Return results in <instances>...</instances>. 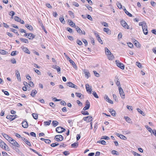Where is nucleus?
<instances>
[{"mask_svg":"<svg viewBox=\"0 0 156 156\" xmlns=\"http://www.w3.org/2000/svg\"><path fill=\"white\" fill-rule=\"evenodd\" d=\"M69 15L70 16H71L72 17L74 18V15L73 12L71 11H69Z\"/></svg>","mask_w":156,"mask_h":156,"instance_id":"nucleus-53","label":"nucleus"},{"mask_svg":"<svg viewBox=\"0 0 156 156\" xmlns=\"http://www.w3.org/2000/svg\"><path fill=\"white\" fill-rule=\"evenodd\" d=\"M101 24L106 27H108V23L105 22H102Z\"/></svg>","mask_w":156,"mask_h":156,"instance_id":"nucleus-49","label":"nucleus"},{"mask_svg":"<svg viewBox=\"0 0 156 156\" xmlns=\"http://www.w3.org/2000/svg\"><path fill=\"white\" fill-rule=\"evenodd\" d=\"M85 6L87 7L88 10L90 11L91 12L92 11V8L89 5L87 4L85 5Z\"/></svg>","mask_w":156,"mask_h":156,"instance_id":"nucleus-38","label":"nucleus"},{"mask_svg":"<svg viewBox=\"0 0 156 156\" xmlns=\"http://www.w3.org/2000/svg\"><path fill=\"white\" fill-rule=\"evenodd\" d=\"M85 86L87 91L90 94L91 93L92 89L91 87L88 84H86Z\"/></svg>","mask_w":156,"mask_h":156,"instance_id":"nucleus-10","label":"nucleus"},{"mask_svg":"<svg viewBox=\"0 0 156 156\" xmlns=\"http://www.w3.org/2000/svg\"><path fill=\"white\" fill-rule=\"evenodd\" d=\"M101 139H105L106 140H108L109 139V138L107 136H103L101 138Z\"/></svg>","mask_w":156,"mask_h":156,"instance_id":"nucleus-47","label":"nucleus"},{"mask_svg":"<svg viewBox=\"0 0 156 156\" xmlns=\"http://www.w3.org/2000/svg\"><path fill=\"white\" fill-rule=\"evenodd\" d=\"M16 75L17 78L18 80L20 81H21V78L20 76V73L19 71L16 70L15 71Z\"/></svg>","mask_w":156,"mask_h":156,"instance_id":"nucleus-13","label":"nucleus"},{"mask_svg":"<svg viewBox=\"0 0 156 156\" xmlns=\"http://www.w3.org/2000/svg\"><path fill=\"white\" fill-rule=\"evenodd\" d=\"M115 82L116 83V85L118 86V87L119 86H120V83L118 77H115Z\"/></svg>","mask_w":156,"mask_h":156,"instance_id":"nucleus-20","label":"nucleus"},{"mask_svg":"<svg viewBox=\"0 0 156 156\" xmlns=\"http://www.w3.org/2000/svg\"><path fill=\"white\" fill-rule=\"evenodd\" d=\"M137 110L140 114H141L143 116H145V113L143 112L142 110L138 108H137Z\"/></svg>","mask_w":156,"mask_h":156,"instance_id":"nucleus-27","label":"nucleus"},{"mask_svg":"<svg viewBox=\"0 0 156 156\" xmlns=\"http://www.w3.org/2000/svg\"><path fill=\"white\" fill-rule=\"evenodd\" d=\"M128 46L131 48H133V44L131 43H128Z\"/></svg>","mask_w":156,"mask_h":156,"instance_id":"nucleus-59","label":"nucleus"},{"mask_svg":"<svg viewBox=\"0 0 156 156\" xmlns=\"http://www.w3.org/2000/svg\"><path fill=\"white\" fill-rule=\"evenodd\" d=\"M105 54L106 55H108V54L111 53V52L109 50V49H108V48L107 47H105Z\"/></svg>","mask_w":156,"mask_h":156,"instance_id":"nucleus-33","label":"nucleus"},{"mask_svg":"<svg viewBox=\"0 0 156 156\" xmlns=\"http://www.w3.org/2000/svg\"><path fill=\"white\" fill-rule=\"evenodd\" d=\"M97 39L98 42L100 43L101 44H103V41H102V40L101 39L100 36L99 37H98L97 38Z\"/></svg>","mask_w":156,"mask_h":156,"instance_id":"nucleus-56","label":"nucleus"},{"mask_svg":"<svg viewBox=\"0 0 156 156\" xmlns=\"http://www.w3.org/2000/svg\"><path fill=\"white\" fill-rule=\"evenodd\" d=\"M59 20H60V22L62 23H65V21L64 20L63 17H60Z\"/></svg>","mask_w":156,"mask_h":156,"instance_id":"nucleus-41","label":"nucleus"},{"mask_svg":"<svg viewBox=\"0 0 156 156\" xmlns=\"http://www.w3.org/2000/svg\"><path fill=\"white\" fill-rule=\"evenodd\" d=\"M3 136L6 140L8 138L9 136L5 134V133H2V134Z\"/></svg>","mask_w":156,"mask_h":156,"instance_id":"nucleus-46","label":"nucleus"},{"mask_svg":"<svg viewBox=\"0 0 156 156\" xmlns=\"http://www.w3.org/2000/svg\"><path fill=\"white\" fill-rule=\"evenodd\" d=\"M25 27L30 30H33L32 27L31 25H29L28 24H26L25 25Z\"/></svg>","mask_w":156,"mask_h":156,"instance_id":"nucleus-22","label":"nucleus"},{"mask_svg":"<svg viewBox=\"0 0 156 156\" xmlns=\"http://www.w3.org/2000/svg\"><path fill=\"white\" fill-rule=\"evenodd\" d=\"M12 145L17 147H20V144L15 140L13 139L10 143Z\"/></svg>","mask_w":156,"mask_h":156,"instance_id":"nucleus-6","label":"nucleus"},{"mask_svg":"<svg viewBox=\"0 0 156 156\" xmlns=\"http://www.w3.org/2000/svg\"><path fill=\"white\" fill-rule=\"evenodd\" d=\"M59 144L58 143L52 144H51V146L52 147H55L58 145Z\"/></svg>","mask_w":156,"mask_h":156,"instance_id":"nucleus-52","label":"nucleus"},{"mask_svg":"<svg viewBox=\"0 0 156 156\" xmlns=\"http://www.w3.org/2000/svg\"><path fill=\"white\" fill-rule=\"evenodd\" d=\"M32 115L34 119H38V115L37 114L33 113Z\"/></svg>","mask_w":156,"mask_h":156,"instance_id":"nucleus-37","label":"nucleus"},{"mask_svg":"<svg viewBox=\"0 0 156 156\" xmlns=\"http://www.w3.org/2000/svg\"><path fill=\"white\" fill-rule=\"evenodd\" d=\"M84 74H85V76L88 79L90 76V74L89 72L86 70L84 71Z\"/></svg>","mask_w":156,"mask_h":156,"instance_id":"nucleus-15","label":"nucleus"},{"mask_svg":"<svg viewBox=\"0 0 156 156\" xmlns=\"http://www.w3.org/2000/svg\"><path fill=\"white\" fill-rule=\"evenodd\" d=\"M70 22L69 21V24L72 27H74L75 26V24L73 23L71 20H70Z\"/></svg>","mask_w":156,"mask_h":156,"instance_id":"nucleus-40","label":"nucleus"},{"mask_svg":"<svg viewBox=\"0 0 156 156\" xmlns=\"http://www.w3.org/2000/svg\"><path fill=\"white\" fill-rule=\"evenodd\" d=\"M69 62H70V63H71L72 64V65L73 66L74 68H75L76 69H77V67L76 64L72 60H70Z\"/></svg>","mask_w":156,"mask_h":156,"instance_id":"nucleus-25","label":"nucleus"},{"mask_svg":"<svg viewBox=\"0 0 156 156\" xmlns=\"http://www.w3.org/2000/svg\"><path fill=\"white\" fill-rule=\"evenodd\" d=\"M82 40V41L84 43L85 46H86L88 44V43H87V41L84 39H83Z\"/></svg>","mask_w":156,"mask_h":156,"instance_id":"nucleus-50","label":"nucleus"},{"mask_svg":"<svg viewBox=\"0 0 156 156\" xmlns=\"http://www.w3.org/2000/svg\"><path fill=\"white\" fill-rule=\"evenodd\" d=\"M51 122V120H49L48 121L44 122V124L46 126H49Z\"/></svg>","mask_w":156,"mask_h":156,"instance_id":"nucleus-36","label":"nucleus"},{"mask_svg":"<svg viewBox=\"0 0 156 156\" xmlns=\"http://www.w3.org/2000/svg\"><path fill=\"white\" fill-rule=\"evenodd\" d=\"M67 86L72 87V88H75L76 89H77V86L71 83V82H68L67 83H66Z\"/></svg>","mask_w":156,"mask_h":156,"instance_id":"nucleus-8","label":"nucleus"},{"mask_svg":"<svg viewBox=\"0 0 156 156\" xmlns=\"http://www.w3.org/2000/svg\"><path fill=\"white\" fill-rule=\"evenodd\" d=\"M124 118L126 122H128L129 123H130L131 122H132V121H131V119L128 117L125 116Z\"/></svg>","mask_w":156,"mask_h":156,"instance_id":"nucleus-30","label":"nucleus"},{"mask_svg":"<svg viewBox=\"0 0 156 156\" xmlns=\"http://www.w3.org/2000/svg\"><path fill=\"white\" fill-rule=\"evenodd\" d=\"M92 118V117L89 116L84 117L83 118V119L85 121H87L89 122L92 121V119H91Z\"/></svg>","mask_w":156,"mask_h":156,"instance_id":"nucleus-12","label":"nucleus"},{"mask_svg":"<svg viewBox=\"0 0 156 156\" xmlns=\"http://www.w3.org/2000/svg\"><path fill=\"white\" fill-rule=\"evenodd\" d=\"M145 127L148 130V131L151 132H151L153 130H152V129L149 126H145Z\"/></svg>","mask_w":156,"mask_h":156,"instance_id":"nucleus-51","label":"nucleus"},{"mask_svg":"<svg viewBox=\"0 0 156 156\" xmlns=\"http://www.w3.org/2000/svg\"><path fill=\"white\" fill-rule=\"evenodd\" d=\"M90 106V103L88 100H87L86 102V106L83 108V110L85 111L88 109Z\"/></svg>","mask_w":156,"mask_h":156,"instance_id":"nucleus-5","label":"nucleus"},{"mask_svg":"<svg viewBox=\"0 0 156 156\" xmlns=\"http://www.w3.org/2000/svg\"><path fill=\"white\" fill-rule=\"evenodd\" d=\"M93 72L94 73V74L95 76L96 77H99L100 76V74L97 73V72L95 71H94Z\"/></svg>","mask_w":156,"mask_h":156,"instance_id":"nucleus-57","label":"nucleus"},{"mask_svg":"<svg viewBox=\"0 0 156 156\" xmlns=\"http://www.w3.org/2000/svg\"><path fill=\"white\" fill-rule=\"evenodd\" d=\"M63 154L65 155H66V156L68 155L69 154V152L68 151H65L63 152Z\"/></svg>","mask_w":156,"mask_h":156,"instance_id":"nucleus-61","label":"nucleus"},{"mask_svg":"<svg viewBox=\"0 0 156 156\" xmlns=\"http://www.w3.org/2000/svg\"><path fill=\"white\" fill-rule=\"evenodd\" d=\"M14 19L16 21L20 22L21 24H24V22L23 20H21L19 17L18 16H15L14 17Z\"/></svg>","mask_w":156,"mask_h":156,"instance_id":"nucleus-9","label":"nucleus"},{"mask_svg":"<svg viewBox=\"0 0 156 156\" xmlns=\"http://www.w3.org/2000/svg\"><path fill=\"white\" fill-rule=\"evenodd\" d=\"M62 127L59 126L56 128V131L58 133H61L62 132Z\"/></svg>","mask_w":156,"mask_h":156,"instance_id":"nucleus-19","label":"nucleus"},{"mask_svg":"<svg viewBox=\"0 0 156 156\" xmlns=\"http://www.w3.org/2000/svg\"><path fill=\"white\" fill-rule=\"evenodd\" d=\"M58 124V122L56 121H53L52 124L53 125V126H57Z\"/></svg>","mask_w":156,"mask_h":156,"instance_id":"nucleus-31","label":"nucleus"},{"mask_svg":"<svg viewBox=\"0 0 156 156\" xmlns=\"http://www.w3.org/2000/svg\"><path fill=\"white\" fill-rule=\"evenodd\" d=\"M104 98L107 101L108 100H109V98L107 95H105V96L104 97Z\"/></svg>","mask_w":156,"mask_h":156,"instance_id":"nucleus-63","label":"nucleus"},{"mask_svg":"<svg viewBox=\"0 0 156 156\" xmlns=\"http://www.w3.org/2000/svg\"><path fill=\"white\" fill-rule=\"evenodd\" d=\"M37 93V91L36 90H34L32 91L30 95L32 97H34L35 95Z\"/></svg>","mask_w":156,"mask_h":156,"instance_id":"nucleus-23","label":"nucleus"},{"mask_svg":"<svg viewBox=\"0 0 156 156\" xmlns=\"http://www.w3.org/2000/svg\"><path fill=\"white\" fill-rule=\"evenodd\" d=\"M121 25L127 29H129V26L125 21L122 20L121 21Z\"/></svg>","mask_w":156,"mask_h":156,"instance_id":"nucleus-7","label":"nucleus"},{"mask_svg":"<svg viewBox=\"0 0 156 156\" xmlns=\"http://www.w3.org/2000/svg\"><path fill=\"white\" fill-rule=\"evenodd\" d=\"M119 90L121 98L122 99H124L125 98V95L124 91L121 86L119 87Z\"/></svg>","mask_w":156,"mask_h":156,"instance_id":"nucleus-2","label":"nucleus"},{"mask_svg":"<svg viewBox=\"0 0 156 156\" xmlns=\"http://www.w3.org/2000/svg\"><path fill=\"white\" fill-rule=\"evenodd\" d=\"M21 48L22 50L26 53H27L28 54H30V52L29 50L26 47L23 46L21 47Z\"/></svg>","mask_w":156,"mask_h":156,"instance_id":"nucleus-14","label":"nucleus"},{"mask_svg":"<svg viewBox=\"0 0 156 156\" xmlns=\"http://www.w3.org/2000/svg\"><path fill=\"white\" fill-rule=\"evenodd\" d=\"M133 155L134 156H141L140 154L135 152H133Z\"/></svg>","mask_w":156,"mask_h":156,"instance_id":"nucleus-64","label":"nucleus"},{"mask_svg":"<svg viewBox=\"0 0 156 156\" xmlns=\"http://www.w3.org/2000/svg\"><path fill=\"white\" fill-rule=\"evenodd\" d=\"M76 42L77 44L80 46L81 45L83 44L79 40H77Z\"/></svg>","mask_w":156,"mask_h":156,"instance_id":"nucleus-58","label":"nucleus"},{"mask_svg":"<svg viewBox=\"0 0 156 156\" xmlns=\"http://www.w3.org/2000/svg\"><path fill=\"white\" fill-rule=\"evenodd\" d=\"M81 113L84 115H89V113L87 111H81Z\"/></svg>","mask_w":156,"mask_h":156,"instance_id":"nucleus-43","label":"nucleus"},{"mask_svg":"<svg viewBox=\"0 0 156 156\" xmlns=\"http://www.w3.org/2000/svg\"><path fill=\"white\" fill-rule=\"evenodd\" d=\"M6 145V144L2 140L0 139V147L3 148V147Z\"/></svg>","mask_w":156,"mask_h":156,"instance_id":"nucleus-24","label":"nucleus"},{"mask_svg":"<svg viewBox=\"0 0 156 156\" xmlns=\"http://www.w3.org/2000/svg\"><path fill=\"white\" fill-rule=\"evenodd\" d=\"M124 10L125 12V13L128 15L129 17H132V15L125 8L124 9Z\"/></svg>","mask_w":156,"mask_h":156,"instance_id":"nucleus-26","label":"nucleus"},{"mask_svg":"<svg viewBox=\"0 0 156 156\" xmlns=\"http://www.w3.org/2000/svg\"><path fill=\"white\" fill-rule=\"evenodd\" d=\"M119 137L122 140H126L127 139V138L123 135L120 134V136H119Z\"/></svg>","mask_w":156,"mask_h":156,"instance_id":"nucleus-39","label":"nucleus"},{"mask_svg":"<svg viewBox=\"0 0 156 156\" xmlns=\"http://www.w3.org/2000/svg\"><path fill=\"white\" fill-rule=\"evenodd\" d=\"M112 153L113 154H115L116 155H119V154L115 150H113L112 151Z\"/></svg>","mask_w":156,"mask_h":156,"instance_id":"nucleus-45","label":"nucleus"},{"mask_svg":"<svg viewBox=\"0 0 156 156\" xmlns=\"http://www.w3.org/2000/svg\"><path fill=\"white\" fill-rule=\"evenodd\" d=\"M139 26H142L143 32L145 35L148 34V30L147 29V26L146 23L145 21L140 22L139 24Z\"/></svg>","mask_w":156,"mask_h":156,"instance_id":"nucleus-1","label":"nucleus"},{"mask_svg":"<svg viewBox=\"0 0 156 156\" xmlns=\"http://www.w3.org/2000/svg\"><path fill=\"white\" fill-rule=\"evenodd\" d=\"M6 118L9 119L10 121H12L15 118V116L14 115H7L6 116Z\"/></svg>","mask_w":156,"mask_h":156,"instance_id":"nucleus-17","label":"nucleus"},{"mask_svg":"<svg viewBox=\"0 0 156 156\" xmlns=\"http://www.w3.org/2000/svg\"><path fill=\"white\" fill-rule=\"evenodd\" d=\"M54 68L57 69L58 73L59 72V73H60L61 69L59 66L55 65L54 66Z\"/></svg>","mask_w":156,"mask_h":156,"instance_id":"nucleus-29","label":"nucleus"},{"mask_svg":"<svg viewBox=\"0 0 156 156\" xmlns=\"http://www.w3.org/2000/svg\"><path fill=\"white\" fill-rule=\"evenodd\" d=\"M22 124V126L25 128H27L28 127V123L26 121H23Z\"/></svg>","mask_w":156,"mask_h":156,"instance_id":"nucleus-16","label":"nucleus"},{"mask_svg":"<svg viewBox=\"0 0 156 156\" xmlns=\"http://www.w3.org/2000/svg\"><path fill=\"white\" fill-rule=\"evenodd\" d=\"M6 51L4 50H0V53L2 55H5L6 54Z\"/></svg>","mask_w":156,"mask_h":156,"instance_id":"nucleus-48","label":"nucleus"},{"mask_svg":"<svg viewBox=\"0 0 156 156\" xmlns=\"http://www.w3.org/2000/svg\"><path fill=\"white\" fill-rule=\"evenodd\" d=\"M20 40L22 41L25 43H28L29 42L28 40L26 39L21 38H20Z\"/></svg>","mask_w":156,"mask_h":156,"instance_id":"nucleus-28","label":"nucleus"},{"mask_svg":"<svg viewBox=\"0 0 156 156\" xmlns=\"http://www.w3.org/2000/svg\"><path fill=\"white\" fill-rule=\"evenodd\" d=\"M117 66L121 69H124V65L122 63L119 62L118 60L115 61Z\"/></svg>","mask_w":156,"mask_h":156,"instance_id":"nucleus-4","label":"nucleus"},{"mask_svg":"<svg viewBox=\"0 0 156 156\" xmlns=\"http://www.w3.org/2000/svg\"><path fill=\"white\" fill-rule=\"evenodd\" d=\"M4 148L5 150L7 151H9V148L8 147L6 144V145H5L3 147V148Z\"/></svg>","mask_w":156,"mask_h":156,"instance_id":"nucleus-55","label":"nucleus"},{"mask_svg":"<svg viewBox=\"0 0 156 156\" xmlns=\"http://www.w3.org/2000/svg\"><path fill=\"white\" fill-rule=\"evenodd\" d=\"M108 58L109 60H113L115 58V57L113 54L111 53L107 55Z\"/></svg>","mask_w":156,"mask_h":156,"instance_id":"nucleus-11","label":"nucleus"},{"mask_svg":"<svg viewBox=\"0 0 156 156\" xmlns=\"http://www.w3.org/2000/svg\"><path fill=\"white\" fill-rule=\"evenodd\" d=\"M10 30L14 32L16 34L17 36L19 35V34H18V31H17L16 30L13 28H11Z\"/></svg>","mask_w":156,"mask_h":156,"instance_id":"nucleus-34","label":"nucleus"},{"mask_svg":"<svg viewBox=\"0 0 156 156\" xmlns=\"http://www.w3.org/2000/svg\"><path fill=\"white\" fill-rule=\"evenodd\" d=\"M98 143H101L102 144L105 145H106V142L104 140H101V141H99L97 142Z\"/></svg>","mask_w":156,"mask_h":156,"instance_id":"nucleus-42","label":"nucleus"},{"mask_svg":"<svg viewBox=\"0 0 156 156\" xmlns=\"http://www.w3.org/2000/svg\"><path fill=\"white\" fill-rule=\"evenodd\" d=\"M103 31L106 32L107 34H110L111 31L108 28H104L103 29Z\"/></svg>","mask_w":156,"mask_h":156,"instance_id":"nucleus-21","label":"nucleus"},{"mask_svg":"<svg viewBox=\"0 0 156 156\" xmlns=\"http://www.w3.org/2000/svg\"><path fill=\"white\" fill-rule=\"evenodd\" d=\"M92 94L96 98H99L98 95H97L95 91H93Z\"/></svg>","mask_w":156,"mask_h":156,"instance_id":"nucleus-44","label":"nucleus"},{"mask_svg":"<svg viewBox=\"0 0 156 156\" xmlns=\"http://www.w3.org/2000/svg\"><path fill=\"white\" fill-rule=\"evenodd\" d=\"M117 7L119 9H121L122 8V6L120 3H119V2H118V3H117Z\"/></svg>","mask_w":156,"mask_h":156,"instance_id":"nucleus-54","label":"nucleus"},{"mask_svg":"<svg viewBox=\"0 0 156 156\" xmlns=\"http://www.w3.org/2000/svg\"><path fill=\"white\" fill-rule=\"evenodd\" d=\"M78 145L77 142H75L71 144V146L73 147L76 148V147Z\"/></svg>","mask_w":156,"mask_h":156,"instance_id":"nucleus-32","label":"nucleus"},{"mask_svg":"<svg viewBox=\"0 0 156 156\" xmlns=\"http://www.w3.org/2000/svg\"><path fill=\"white\" fill-rule=\"evenodd\" d=\"M2 91L4 93L5 95L7 96H9V93L8 91H4V90H2Z\"/></svg>","mask_w":156,"mask_h":156,"instance_id":"nucleus-60","label":"nucleus"},{"mask_svg":"<svg viewBox=\"0 0 156 156\" xmlns=\"http://www.w3.org/2000/svg\"><path fill=\"white\" fill-rule=\"evenodd\" d=\"M35 36L33 34L29 33L28 34L27 38L30 39H33L35 38Z\"/></svg>","mask_w":156,"mask_h":156,"instance_id":"nucleus-18","label":"nucleus"},{"mask_svg":"<svg viewBox=\"0 0 156 156\" xmlns=\"http://www.w3.org/2000/svg\"><path fill=\"white\" fill-rule=\"evenodd\" d=\"M55 139L57 141H62L63 139V137L61 135H57L55 136Z\"/></svg>","mask_w":156,"mask_h":156,"instance_id":"nucleus-3","label":"nucleus"},{"mask_svg":"<svg viewBox=\"0 0 156 156\" xmlns=\"http://www.w3.org/2000/svg\"><path fill=\"white\" fill-rule=\"evenodd\" d=\"M134 44L137 47H140V44L137 41H134Z\"/></svg>","mask_w":156,"mask_h":156,"instance_id":"nucleus-35","label":"nucleus"},{"mask_svg":"<svg viewBox=\"0 0 156 156\" xmlns=\"http://www.w3.org/2000/svg\"><path fill=\"white\" fill-rule=\"evenodd\" d=\"M66 29L70 33H72L73 32V30L70 28L67 27Z\"/></svg>","mask_w":156,"mask_h":156,"instance_id":"nucleus-62","label":"nucleus"}]
</instances>
